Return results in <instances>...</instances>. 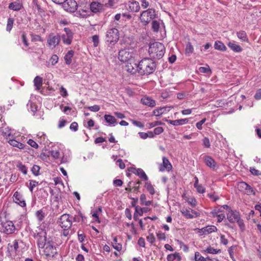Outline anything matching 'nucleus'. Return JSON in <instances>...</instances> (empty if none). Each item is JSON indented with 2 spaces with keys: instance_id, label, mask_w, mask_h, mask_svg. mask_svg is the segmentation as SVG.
<instances>
[{
  "instance_id": "5701e85b",
  "label": "nucleus",
  "mask_w": 261,
  "mask_h": 261,
  "mask_svg": "<svg viewBox=\"0 0 261 261\" xmlns=\"http://www.w3.org/2000/svg\"><path fill=\"white\" fill-rule=\"evenodd\" d=\"M204 163L208 167L214 169L216 167V163L215 160L210 156H206L204 158Z\"/></svg>"
},
{
  "instance_id": "aec40b11",
  "label": "nucleus",
  "mask_w": 261,
  "mask_h": 261,
  "mask_svg": "<svg viewBox=\"0 0 261 261\" xmlns=\"http://www.w3.org/2000/svg\"><path fill=\"white\" fill-rule=\"evenodd\" d=\"M141 101L143 105L150 107H154L156 104L154 100L148 96L143 97Z\"/></svg>"
},
{
  "instance_id": "4468645a",
  "label": "nucleus",
  "mask_w": 261,
  "mask_h": 261,
  "mask_svg": "<svg viewBox=\"0 0 261 261\" xmlns=\"http://www.w3.org/2000/svg\"><path fill=\"white\" fill-rule=\"evenodd\" d=\"M13 201L21 207H25L26 203L22 195L17 191L13 196Z\"/></svg>"
},
{
  "instance_id": "39448f33",
  "label": "nucleus",
  "mask_w": 261,
  "mask_h": 261,
  "mask_svg": "<svg viewBox=\"0 0 261 261\" xmlns=\"http://www.w3.org/2000/svg\"><path fill=\"white\" fill-rule=\"evenodd\" d=\"M156 17L155 11L154 9H148L143 11L140 17L141 21L144 24H148L151 20Z\"/></svg>"
},
{
  "instance_id": "bb28decb",
  "label": "nucleus",
  "mask_w": 261,
  "mask_h": 261,
  "mask_svg": "<svg viewBox=\"0 0 261 261\" xmlns=\"http://www.w3.org/2000/svg\"><path fill=\"white\" fill-rule=\"evenodd\" d=\"M105 120L110 125H115L116 124V119L115 118L110 115H105L104 116Z\"/></svg>"
},
{
  "instance_id": "603ef678",
  "label": "nucleus",
  "mask_w": 261,
  "mask_h": 261,
  "mask_svg": "<svg viewBox=\"0 0 261 261\" xmlns=\"http://www.w3.org/2000/svg\"><path fill=\"white\" fill-rule=\"evenodd\" d=\"M152 29L154 32H158L160 28V23L157 20H153L152 22Z\"/></svg>"
},
{
  "instance_id": "9b49d317",
  "label": "nucleus",
  "mask_w": 261,
  "mask_h": 261,
  "mask_svg": "<svg viewBox=\"0 0 261 261\" xmlns=\"http://www.w3.org/2000/svg\"><path fill=\"white\" fill-rule=\"evenodd\" d=\"M62 4L64 10L68 12H74L77 8V4L74 0H66Z\"/></svg>"
},
{
  "instance_id": "cd10ccee",
  "label": "nucleus",
  "mask_w": 261,
  "mask_h": 261,
  "mask_svg": "<svg viewBox=\"0 0 261 261\" xmlns=\"http://www.w3.org/2000/svg\"><path fill=\"white\" fill-rule=\"evenodd\" d=\"M127 65L126 67L127 68V71L132 74L135 73L136 71H138V69L136 68L135 64L136 63H134V61L133 62H129L127 63Z\"/></svg>"
},
{
  "instance_id": "58836bf2",
  "label": "nucleus",
  "mask_w": 261,
  "mask_h": 261,
  "mask_svg": "<svg viewBox=\"0 0 261 261\" xmlns=\"http://www.w3.org/2000/svg\"><path fill=\"white\" fill-rule=\"evenodd\" d=\"M112 245L113 247L116 249V250L120 251L122 249V245L117 242V238L116 237H115L113 240V242H112Z\"/></svg>"
},
{
  "instance_id": "1a4fd4ad",
  "label": "nucleus",
  "mask_w": 261,
  "mask_h": 261,
  "mask_svg": "<svg viewBox=\"0 0 261 261\" xmlns=\"http://www.w3.org/2000/svg\"><path fill=\"white\" fill-rule=\"evenodd\" d=\"M60 226L65 229H69L72 224L71 220L70 219V216L68 214H63L60 218L59 221Z\"/></svg>"
},
{
  "instance_id": "a878e982",
  "label": "nucleus",
  "mask_w": 261,
  "mask_h": 261,
  "mask_svg": "<svg viewBox=\"0 0 261 261\" xmlns=\"http://www.w3.org/2000/svg\"><path fill=\"white\" fill-rule=\"evenodd\" d=\"M22 7V4L19 2H12L10 3L9 6V9L14 11H19Z\"/></svg>"
},
{
  "instance_id": "a18cd8bd",
  "label": "nucleus",
  "mask_w": 261,
  "mask_h": 261,
  "mask_svg": "<svg viewBox=\"0 0 261 261\" xmlns=\"http://www.w3.org/2000/svg\"><path fill=\"white\" fill-rule=\"evenodd\" d=\"M49 153L55 159H59L61 156V154L58 149H52L50 151Z\"/></svg>"
},
{
  "instance_id": "4d7b16f0",
  "label": "nucleus",
  "mask_w": 261,
  "mask_h": 261,
  "mask_svg": "<svg viewBox=\"0 0 261 261\" xmlns=\"http://www.w3.org/2000/svg\"><path fill=\"white\" fill-rule=\"evenodd\" d=\"M38 185V182L36 180H30V190L32 192L34 187H36Z\"/></svg>"
},
{
  "instance_id": "864d4df0",
  "label": "nucleus",
  "mask_w": 261,
  "mask_h": 261,
  "mask_svg": "<svg viewBox=\"0 0 261 261\" xmlns=\"http://www.w3.org/2000/svg\"><path fill=\"white\" fill-rule=\"evenodd\" d=\"M59 60V57L57 55H53L50 57L49 59V62H50L51 65H55L57 64Z\"/></svg>"
},
{
  "instance_id": "09e8293b",
  "label": "nucleus",
  "mask_w": 261,
  "mask_h": 261,
  "mask_svg": "<svg viewBox=\"0 0 261 261\" xmlns=\"http://www.w3.org/2000/svg\"><path fill=\"white\" fill-rule=\"evenodd\" d=\"M166 111V108L162 107L160 109H155L153 111V114L156 116H159L162 115Z\"/></svg>"
},
{
  "instance_id": "e2e57ef3",
  "label": "nucleus",
  "mask_w": 261,
  "mask_h": 261,
  "mask_svg": "<svg viewBox=\"0 0 261 261\" xmlns=\"http://www.w3.org/2000/svg\"><path fill=\"white\" fill-rule=\"evenodd\" d=\"M39 170L40 167L37 165H34L32 169L33 173L35 175H38L39 174Z\"/></svg>"
},
{
  "instance_id": "72a5a7b5",
  "label": "nucleus",
  "mask_w": 261,
  "mask_h": 261,
  "mask_svg": "<svg viewBox=\"0 0 261 261\" xmlns=\"http://www.w3.org/2000/svg\"><path fill=\"white\" fill-rule=\"evenodd\" d=\"M238 38L243 41L248 42V39L246 33L244 31H240L237 33Z\"/></svg>"
},
{
  "instance_id": "423d86ee",
  "label": "nucleus",
  "mask_w": 261,
  "mask_h": 261,
  "mask_svg": "<svg viewBox=\"0 0 261 261\" xmlns=\"http://www.w3.org/2000/svg\"><path fill=\"white\" fill-rule=\"evenodd\" d=\"M119 31L117 29L113 28L109 29L106 34V41L111 44H114L119 40Z\"/></svg>"
},
{
  "instance_id": "f257e3e1",
  "label": "nucleus",
  "mask_w": 261,
  "mask_h": 261,
  "mask_svg": "<svg viewBox=\"0 0 261 261\" xmlns=\"http://www.w3.org/2000/svg\"><path fill=\"white\" fill-rule=\"evenodd\" d=\"M135 66L138 72L141 75H148L152 73L155 69V64L151 59L146 58L142 59L139 64Z\"/></svg>"
},
{
  "instance_id": "9d476101",
  "label": "nucleus",
  "mask_w": 261,
  "mask_h": 261,
  "mask_svg": "<svg viewBox=\"0 0 261 261\" xmlns=\"http://www.w3.org/2000/svg\"><path fill=\"white\" fill-rule=\"evenodd\" d=\"M64 31L65 33L62 35L61 39L65 44L69 45L71 43L73 39V33L68 28H65Z\"/></svg>"
},
{
  "instance_id": "c756f323",
  "label": "nucleus",
  "mask_w": 261,
  "mask_h": 261,
  "mask_svg": "<svg viewBox=\"0 0 261 261\" xmlns=\"http://www.w3.org/2000/svg\"><path fill=\"white\" fill-rule=\"evenodd\" d=\"M0 131L4 137H10L11 134V129L6 126H3L0 128Z\"/></svg>"
},
{
  "instance_id": "f03ea898",
  "label": "nucleus",
  "mask_w": 261,
  "mask_h": 261,
  "mask_svg": "<svg viewBox=\"0 0 261 261\" xmlns=\"http://www.w3.org/2000/svg\"><path fill=\"white\" fill-rule=\"evenodd\" d=\"M165 47L163 44L155 42L151 44L148 49V53L150 58L153 59H160L164 55Z\"/></svg>"
},
{
  "instance_id": "473e14b6",
  "label": "nucleus",
  "mask_w": 261,
  "mask_h": 261,
  "mask_svg": "<svg viewBox=\"0 0 261 261\" xmlns=\"http://www.w3.org/2000/svg\"><path fill=\"white\" fill-rule=\"evenodd\" d=\"M214 47L215 49L225 51L226 49L225 45L221 41H216L215 42Z\"/></svg>"
},
{
  "instance_id": "dca6fc26",
  "label": "nucleus",
  "mask_w": 261,
  "mask_h": 261,
  "mask_svg": "<svg viewBox=\"0 0 261 261\" xmlns=\"http://www.w3.org/2000/svg\"><path fill=\"white\" fill-rule=\"evenodd\" d=\"M217 228L215 226L208 225L206 227H204L201 229H199L198 233L200 235H205L210 234L212 232L217 231Z\"/></svg>"
},
{
  "instance_id": "f8f14e48",
  "label": "nucleus",
  "mask_w": 261,
  "mask_h": 261,
  "mask_svg": "<svg viewBox=\"0 0 261 261\" xmlns=\"http://www.w3.org/2000/svg\"><path fill=\"white\" fill-rule=\"evenodd\" d=\"M60 37L59 35H54L50 34L47 39V44L50 48H55L59 43Z\"/></svg>"
},
{
  "instance_id": "7c9ffc66",
  "label": "nucleus",
  "mask_w": 261,
  "mask_h": 261,
  "mask_svg": "<svg viewBox=\"0 0 261 261\" xmlns=\"http://www.w3.org/2000/svg\"><path fill=\"white\" fill-rule=\"evenodd\" d=\"M102 8V5L99 3L93 2L90 5V9L91 11L94 13H96L99 11Z\"/></svg>"
},
{
  "instance_id": "69168bd1",
  "label": "nucleus",
  "mask_w": 261,
  "mask_h": 261,
  "mask_svg": "<svg viewBox=\"0 0 261 261\" xmlns=\"http://www.w3.org/2000/svg\"><path fill=\"white\" fill-rule=\"evenodd\" d=\"M70 129L74 132H76L78 129V124L76 122L71 123L70 126Z\"/></svg>"
},
{
  "instance_id": "4be33fe9",
  "label": "nucleus",
  "mask_w": 261,
  "mask_h": 261,
  "mask_svg": "<svg viewBox=\"0 0 261 261\" xmlns=\"http://www.w3.org/2000/svg\"><path fill=\"white\" fill-rule=\"evenodd\" d=\"M228 46L233 51L236 53H240L242 51V47L236 43L234 41H229L227 43Z\"/></svg>"
},
{
  "instance_id": "393cba45",
  "label": "nucleus",
  "mask_w": 261,
  "mask_h": 261,
  "mask_svg": "<svg viewBox=\"0 0 261 261\" xmlns=\"http://www.w3.org/2000/svg\"><path fill=\"white\" fill-rule=\"evenodd\" d=\"M74 51L72 50H69L64 56V60L67 65H70L72 62V58L74 55Z\"/></svg>"
},
{
  "instance_id": "0e129e2a",
  "label": "nucleus",
  "mask_w": 261,
  "mask_h": 261,
  "mask_svg": "<svg viewBox=\"0 0 261 261\" xmlns=\"http://www.w3.org/2000/svg\"><path fill=\"white\" fill-rule=\"evenodd\" d=\"M199 71L201 73H207L209 71H211L210 68L208 66L207 67H200L199 68Z\"/></svg>"
},
{
  "instance_id": "bf43d9fd",
  "label": "nucleus",
  "mask_w": 261,
  "mask_h": 261,
  "mask_svg": "<svg viewBox=\"0 0 261 261\" xmlns=\"http://www.w3.org/2000/svg\"><path fill=\"white\" fill-rule=\"evenodd\" d=\"M92 41L93 42V46L97 47L99 44V37L98 35H94L92 37Z\"/></svg>"
},
{
  "instance_id": "4c0bfd02",
  "label": "nucleus",
  "mask_w": 261,
  "mask_h": 261,
  "mask_svg": "<svg viewBox=\"0 0 261 261\" xmlns=\"http://www.w3.org/2000/svg\"><path fill=\"white\" fill-rule=\"evenodd\" d=\"M38 140L37 141L42 144H45L47 143L46 136L43 133H39L37 135Z\"/></svg>"
},
{
  "instance_id": "20e7f679",
  "label": "nucleus",
  "mask_w": 261,
  "mask_h": 261,
  "mask_svg": "<svg viewBox=\"0 0 261 261\" xmlns=\"http://www.w3.org/2000/svg\"><path fill=\"white\" fill-rule=\"evenodd\" d=\"M135 53L132 49L125 48L119 51L118 59L121 62L128 63L133 62L135 57Z\"/></svg>"
},
{
  "instance_id": "2f4dec72",
  "label": "nucleus",
  "mask_w": 261,
  "mask_h": 261,
  "mask_svg": "<svg viewBox=\"0 0 261 261\" xmlns=\"http://www.w3.org/2000/svg\"><path fill=\"white\" fill-rule=\"evenodd\" d=\"M202 252L210 253L212 254H218L221 252V250L220 249H216L212 247L211 246H208L205 249L202 251Z\"/></svg>"
},
{
  "instance_id": "a211bd4d",
  "label": "nucleus",
  "mask_w": 261,
  "mask_h": 261,
  "mask_svg": "<svg viewBox=\"0 0 261 261\" xmlns=\"http://www.w3.org/2000/svg\"><path fill=\"white\" fill-rule=\"evenodd\" d=\"M167 123L174 126L181 125L187 123L189 121L188 118L180 119L175 120L166 119L165 120Z\"/></svg>"
},
{
  "instance_id": "b1692460",
  "label": "nucleus",
  "mask_w": 261,
  "mask_h": 261,
  "mask_svg": "<svg viewBox=\"0 0 261 261\" xmlns=\"http://www.w3.org/2000/svg\"><path fill=\"white\" fill-rule=\"evenodd\" d=\"M46 215L45 211L43 208L37 211L35 213V216L39 222H42L44 220Z\"/></svg>"
},
{
  "instance_id": "de8ad7c7",
  "label": "nucleus",
  "mask_w": 261,
  "mask_h": 261,
  "mask_svg": "<svg viewBox=\"0 0 261 261\" xmlns=\"http://www.w3.org/2000/svg\"><path fill=\"white\" fill-rule=\"evenodd\" d=\"M145 187L151 195H153L155 193L154 189L150 182H146L145 184Z\"/></svg>"
},
{
  "instance_id": "f3484780",
  "label": "nucleus",
  "mask_w": 261,
  "mask_h": 261,
  "mask_svg": "<svg viewBox=\"0 0 261 261\" xmlns=\"http://www.w3.org/2000/svg\"><path fill=\"white\" fill-rule=\"evenodd\" d=\"M172 169V165L168 159L166 157H163V164L160 165L159 169L160 171H164L165 170L169 171Z\"/></svg>"
},
{
  "instance_id": "338daca9",
  "label": "nucleus",
  "mask_w": 261,
  "mask_h": 261,
  "mask_svg": "<svg viewBox=\"0 0 261 261\" xmlns=\"http://www.w3.org/2000/svg\"><path fill=\"white\" fill-rule=\"evenodd\" d=\"M195 188L199 193L203 194L205 192V188L201 185H199Z\"/></svg>"
},
{
  "instance_id": "6ab92c4d",
  "label": "nucleus",
  "mask_w": 261,
  "mask_h": 261,
  "mask_svg": "<svg viewBox=\"0 0 261 261\" xmlns=\"http://www.w3.org/2000/svg\"><path fill=\"white\" fill-rule=\"evenodd\" d=\"M8 247L11 249V255L15 256L19 248L18 241L15 240L11 244L9 243Z\"/></svg>"
},
{
  "instance_id": "c03bdc74",
  "label": "nucleus",
  "mask_w": 261,
  "mask_h": 261,
  "mask_svg": "<svg viewBox=\"0 0 261 261\" xmlns=\"http://www.w3.org/2000/svg\"><path fill=\"white\" fill-rule=\"evenodd\" d=\"M16 167L18 170L23 173L24 174H27L28 172V169L27 167L23 165L21 162H18L16 164Z\"/></svg>"
},
{
  "instance_id": "c9c22d12",
  "label": "nucleus",
  "mask_w": 261,
  "mask_h": 261,
  "mask_svg": "<svg viewBox=\"0 0 261 261\" xmlns=\"http://www.w3.org/2000/svg\"><path fill=\"white\" fill-rule=\"evenodd\" d=\"M21 39L23 44V46L22 47V48L24 50H28L29 49V43L27 40L26 34L25 33H22L21 35Z\"/></svg>"
},
{
  "instance_id": "2eb2a0df",
  "label": "nucleus",
  "mask_w": 261,
  "mask_h": 261,
  "mask_svg": "<svg viewBox=\"0 0 261 261\" xmlns=\"http://www.w3.org/2000/svg\"><path fill=\"white\" fill-rule=\"evenodd\" d=\"M227 219L230 223H235L240 218V213L231 210L227 214Z\"/></svg>"
},
{
  "instance_id": "79ce46f5",
  "label": "nucleus",
  "mask_w": 261,
  "mask_h": 261,
  "mask_svg": "<svg viewBox=\"0 0 261 261\" xmlns=\"http://www.w3.org/2000/svg\"><path fill=\"white\" fill-rule=\"evenodd\" d=\"M34 86L36 89H39L42 85V79L39 76H37L34 80Z\"/></svg>"
},
{
  "instance_id": "f704fd0d",
  "label": "nucleus",
  "mask_w": 261,
  "mask_h": 261,
  "mask_svg": "<svg viewBox=\"0 0 261 261\" xmlns=\"http://www.w3.org/2000/svg\"><path fill=\"white\" fill-rule=\"evenodd\" d=\"M8 142L11 146L17 147L19 149H23L24 147V145L23 144L15 140L10 139Z\"/></svg>"
},
{
  "instance_id": "49530a36",
  "label": "nucleus",
  "mask_w": 261,
  "mask_h": 261,
  "mask_svg": "<svg viewBox=\"0 0 261 261\" xmlns=\"http://www.w3.org/2000/svg\"><path fill=\"white\" fill-rule=\"evenodd\" d=\"M248 187V184L245 182H240L238 184V190L244 193L245 192V190Z\"/></svg>"
},
{
  "instance_id": "ea45409f",
  "label": "nucleus",
  "mask_w": 261,
  "mask_h": 261,
  "mask_svg": "<svg viewBox=\"0 0 261 261\" xmlns=\"http://www.w3.org/2000/svg\"><path fill=\"white\" fill-rule=\"evenodd\" d=\"M124 19L123 18L121 14L118 13L116 14L114 16V21H116L117 22H115V27L119 28V22H123L124 21Z\"/></svg>"
},
{
  "instance_id": "5fc2aeb1",
  "label": "nucleus",
  "mask_w": 261,
  "mask_h": 261,
  "mask_svg": "<svg viewBox=\"0 0 261 261\" xmlns=\"http://www.w3.org/2000/svg\"><path fill=\"white\" fill-rule=\"evenodd\" d=\"M102 2L107 7H113L116 3L115 0H102Z\"/></svg>"
},
{
  "instance_id": "8fccbe9b",
  "label": "nucleus",
  "mask_w": 261,
  "mask_h": 261,
  "mask_svg": "<svg viewBox=\"0 0 261 261\" xmlns=\"http://www.w3.org/2000/svg\"><path fill=\"white\" fill-rule=\"evenodd\" d=\"M14 23V19L12 18H9L7 21L6 30L7 31L10 32L12 29L13 25Z\"/></svg>"
},
{
  "instance_id": "a19ab883",
  "label": "nucleus",
  "mask_w": 261,
  "mask_h": 261,
  "mask_svg": "<svg viewBox=\"0 0 261 261\" xmlns=\"http://www.w3.org/2000/svg\"><path fill=\"white\" fill-rule=\"evenodd\" d=\"M195 261H210L211 259L209 257H204L202 256L199 252L195 253Z\"/></svg>"
},
{
  "instance_id": "412c9836",
  "label": "nucleus",
  "mask_w": 261,
  "mask_h": 261,
  "mask_svg": "<svg viewBox=\"0 0 261 261\" xmlns=\"http://www.w3.org/2000/svg\"><path fill=\"white\" fill-rule=\"evenodd\" d=\"M129 10L133 12H137L140 10V6L138 2L132 1L128 4Z\"/></svg>"
},
{
  "instance_id": "6e6552de",
  "label": "nucleus",
  "mask_w": 261,
  "mask_h": 261,
  "mask_svg": "<svg viewBox=\"0 0 261 261\" xmlns=\"http://www.w3.org/2000/svg\"><path fill=\"white\" fill-rule=\"evenodd\" d=\"M2 227L0 231L7 234H12L15 230V227L11 221H7L1 223Z\"/></svg>"
},
{
  "instance_id": "3c124183",
  "label": "nucleus",
  "mask_w": 261,
  "mask_h": 261,
  "mask_svg": "<svg viewBox=\"0 0 261 261\" xmlns=\"http://www.w3.org/2000/svg\"><path fill=\"white\" fill-rule=\"evenodd\" d=\"M187 201L190 204L192 207L196 206L197 204V201L196 199L193 197H190L187 198Z\"/></svg>"
},
{
  "instance_id": "052dcab7",
  "label": "nucleus",
  "mask_w": 261,
  "mask_h": 261,
  "mask_svg": "<svg viewBox=\"0 0 261 261\" xmlns=\"http://www.w3.org/2000/svg\"><path fill=\"white\" fill-rule=\"evenodd\" d=\"M60 93L61 95L63 97H66L68 96L67 91L63 86L60 88Z\"/></svg>"
},
{
  "instance_id": "7ed1b4c3",
  "label": "nucleus",
  "mask_w": 261,
  "mask_h": 261,
  "mask_svg": "<svg viewBox=\"0 0 261 261\" xmlns=\"http://www.w3.org/2000/svg\"><path fill=\"white\" fill-rule=\"evenodd\" d=\"M42 249L43 254L48 259H50L58 254L56 243L52 241H48L45 246Z\"/></svg>"
},
{
  "instance_id": "680f3d73",
  "label": "nucleus",
  "mask_w": 261,
  "mask_h": 261,
  "mask_svg": "<svg viewBox=\"0 0 261 261\" xmlns=\"http://www.w3.org/2000/svg\"><path fill=\"white\" fill-rule=\"evenodd\" d=\"M28 143L29 145H30L31 147L33 148H35L36 149L38 148V144L32 139H29L28 141Z\"/></svg>"
},
{
  "instance_id": "37998d69",
  "label": "nucleus",
  "mask_w": 261,
  "mask_h": 261,
  "mask_svg": "<svg viewBox=\"0 0 261 261\" xmlns=\"http://www.w3.org/2000/svg\"><path fill=\"white\" fill-rule=\"evenodd\" d=\"M176 258H177L178 260L181 259L179 253L175 252L174 253L170 254L168 255L167 257V259L168 261H174Z\"/></svg>"
},
{
  "instance_id": "0eeeda50",
  "label": "nucleus",
  "mask_w": 261,
  "mask_h": 261,
  "mask_svg": "<svg viewBox=\"0 0 261 261\" xmlns=\"http://www.w3.org/2000/svg\"><path fill=\"white\" fill-rule=\"evenodd\" d=\"M34 237L37 240L38 247L39 248H43L47 242L46 240V232L41 230L40 232L35 233Z\"/></svg>"
},
{
  "instance_id": "13d9d810",
  "label": "nucleus",
  "mask_w": 261,
  "mask_h": 261,
  "mask_svg": "<svg viewBox=\"0 0 261 261\" xmlns=\"http://www.w3.org/2000/svg\"><path fill=\"white\" fill-rule=\"evenodd\" d=\"M147 241L153 244L155 241V238L153 233H150L146 238Z\"/></svg>"
},
{
  "instance_id": "774afa93",
  "label": "nucleus",
  "mask_w": 261,
  "mask_h": 261,
  "mask_svg": "<svg viewBox=\"0 0 261 261\" xmlns=\"http://www.w3.org/2000/svg\"><path fill=\"white\" fill-rule=\"evenodd\" d=\"M254 98L256 100L261 99V89H258L254 95Z\"/></svg>"
},
{
  "instance_id": "e433bc0d",
  "label": "nucleus",
  "mask_w": 261,
  "mask_h": 261,
  "mask_svg": "<svg viewBox=\"0 0 261 261\" xmlns=\"http://www.w3.org/2000/svg\"><path fill=\"white\" fill-rule=\"evenodd\" d=\"M194 51V47L192 44L188 42L186 44L185 48V54L187 56H190Z\"/></svg>"
},
{
  "instance_id": "c85d7f7f",
  "label": "nucleus",
  "mask_w": 261,
  "mask_h": 261,
  "mask_svg": "<svg viewBox=\"0 0 261 261\" xmlns=\"http://www.w3.org/2000/svg\"><path fill=\"white\" fill-rule=\"evenodd\" d=\"M134 173L139 176L141 178L144 180H148V177L144 172V171L141 169H135Z\"/></svg>"
},
{
  "instance_id": "6e6d98bb",
  "label": "nucleus",
  "mask_w": 261,
  "mask_h": 261,
  "mask_svg": "<svg viewBox=\"0 0 261 261\" xmlns=\"http://www.w3.org/2000/svg\"><path fill=\"white\" fill-rule=\"evenodd\" d=\"M245 194H246L248 195H250L251 194L255 195V193L253 189L248 184V187L245 190Z\"/></svg>"
},
{
  "instance_id": "ddd939ff",
  "label": "nucleus",
  "mask_w": 261,
  "mask_h": 261,
  "mask_svg": "<svg viewBox=\"0 0 261 261\" xmlns=\"http://www.w3.org/2000/svg\"><path fill=\"white\" fill-rule=\"evenodd\" d=\"M180 212L182 215L187 219L196 218L200 215L199 213L191 209L183 208Z\"/></svg>"
}]
</instances>
